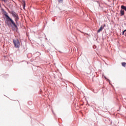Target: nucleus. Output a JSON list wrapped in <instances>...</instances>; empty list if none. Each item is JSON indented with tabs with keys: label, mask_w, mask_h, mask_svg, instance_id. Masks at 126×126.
<instances>
[{
	"label": "nucleus",
	"mask_w": 126,
	"mask_h": 126,
	"mask_svg": "<svg viewBox=\"0 0 126 126\" xmlns=\"http://www.w3.org/2000/svg\"><path fill=\"white\" fill-rule=\"evenodd\" d=\"M63 0H58L59 2H61V1H63Z\"/></svg>",
	"instance_id": "10"
},
{
	"label": "nucleus",
	"mask_w": 126,
	"mask_h": 126,
	"mask_svg": "<svg viewBox=\"0 0 126 126\" xmlns=\"http://www.w3.org/2000/svg\"><path fill=\"white\" fill-rule=\"evenodd\" d=\"M104 27H106L105 24L104 25L103 27V26H101L99 29L98 30V31H97V33H100V32H101L102 31V30H103V29H104Z\"/></svg>",
	"instance_id": "4"
},
{
	"label": "nucleus",
	"mask_w": 126,
	"mask_h": 126,
	"mask_svg": "<svg viewBox=\"0 0 126 126\" xmlns=\"http://www.w3.org/2000/svg\"><path fill=\"white\" fill-rule=\"evenodd\" d=\"M15 48H19L20 47V42L17 39L13 40Z\"/></svg>",
	"instance_id": "3"
},
{
	"label": "nucleus",
	"mask_w": 126,
	"mask_h": 126,
	"mask_svg": "<svg viewBox=\"0 0 126 126\" xmlns=\"http://www.w3.org/2000/svg\"><path fill=\"white\" fill-rule=\"evenodd\" d=\"M125 14V11L124 10H121V15L123 16V15H124Z\"/></svg>",
	"instance_id": "6"
},
{
	"label": "nucleus",
	"mask_w": 126,
	"mask_h": 126,
	"mask_svg": "<svg viewBox=\"0 0 126 126\" xmlns=\"http://www.w3.org/2000/svg\"><path fill=\"white\" fill-rule=\"evenodd\" d=\"M10 13L12 14V16L15 18V21L16 24H18V20H19V16H18V14L14 11H11Z\"/></svg>",
	"instance_id": "2"
},
{
	"label": "nucleus",
	"mask_w": 126,
	"mask_h": 126,
	"mask_svg": "<svg viewBox=\"0 0 126 126\" xmlns=\"http://www.w3.org/2000/svg\"><path fill=\"white\" fill-rule=\"evenodd\" d=\"M122 66H124L125 67H126V63L125 62L122 63Z\"/></svg>",
	"instance_id": "8"
},
{
	"label": "nucleus",
	"mask_w": 126,
	"mask_h": 126,
	"mask_svg": "<svg viewBox=\"0 0 126 126\" xmlns=\"http://www.w3.org/2000/svg\"><path fill=\"white\" fill-rule=\"evenodd\" d=\"M2 1H4V2H6L7 1V0H1Z\"/></svg>",
	"instance_id": "9"
},
{
	"label": "nucleus",
	"mask_w": 126,
	"mask_h": 126,
	"mask_svg": "<svg viewBox=\"0 0 126 126\" xmlns=\"http://www.w3.org/2000/svg\"><path fill=\"white\" fill-rule=\"evenodd\" d=\"M4 15L5 16V24L8 26V27H11V26H14L15 28H17V26L14 21L8 15V13L7 12H5L4 13Z\"/></svg>",
	"instance_id": "1"
},
{
	"label": "nucleus",
	"mask_w": 126,
	"mask_h": 126,
	"mask_svg": "<svg viewBox=\"0 0 126 126\" xmlns=\"http://www.w3.org/2000/svg\"><path fill=\"white\" fill-rule=\"evenodd\" d=\"M121 8H122V9H124V10H125L126 11V6H125L124 5H122Z\"/></svg>",
	"instance_id": "7"
},
{
	"label": "nucleus",
	"mask_w": 126,
	"mask_h": 126,
	"mask_svg": "<svg viewBox=\"0 0 126 126\" xmlns=\"http://www.w3.org/2000/svg\"><path fill=\"white\" fill-rule=\"evenodd\" d=\"M22 3H23V8H24V9H25V5H26V4H25V0H22Z\"/></svg>",
	"instance_id": "5"
}]
</instances>
